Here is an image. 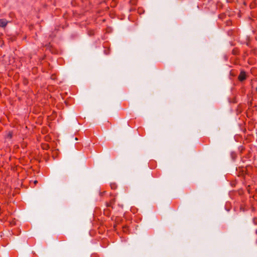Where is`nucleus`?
I'll return each instance as SVG.
<instances>
[{"mask_svg":"<svg viewBox=\"0 0 257 257\" xmlns=\"http://www.w3.org/2000/svg\"><path fill=\"white\" fill-rule=\"evenodd\" d=\"M252 221L254 224H257V218H253Z\"/></svg>","mask_w":257,"mask_h":257,"instance_id":"nucleus-5","label":"nucleus"},{"mask_svg":"<svg viewBox=\"0 0 257 257\" xmlns=\"http://www.w3.org/2000/svg\"><path fill=\"white\" fill-rule=\"evenodd\" d=\"M256 233L257 234V229L256 230Z\"/></svg>","mask_w":257,"mask_h":257,"instance_id":"nucleus-9","label":"nucleus"},{"mask_svg":"<svg viewBox=\"0 0 257 257\" xmlns=\"http://www.w3.org/2000/svg\"><path fill=\"white\" fill-rule=\"evenodd\" d=\"M240 210L241 211H245V209H244V208L242 206H240Z\"/></svg>","mask_w":257,"mask_h":257,"instance_id":"nucleus-7","label":"nucleus"},{"mask_svg":"<svg viewBox=\"0 0 257 257\" xmlns=\"http://www.w3.org/2000/svg\"><path fill=\"white\" fill-rule=\"evenodd\" d=\"M37 182H38L37 181L35 180L34 183L35 184H36L37 183Z\"/></svg>","mask_w":257,"mask_h":257,"instance_id":"nucleus-8","label":"nucleus"},{"mask_svg":"<svg viewBox=\"0 0 257 257\" xmlns=\"http://www.w3.org/2000/svg\"><path fill=\"white\" fill-rule=\"evenodd\" d=\"M8 23V21L6 20L2 19L1 20V27H5Z\"/></svg>","mask_w":257,"mask_h":257,"instance_id":"nucleus-2","label":"nucleus"},{"mask_svg":"<svg viewBox=\"0 0 257 257\" xmlns=\"http://www.w3.org/2000/svg\"><path fill=\"white\" fill-rule=\"evenodd\" d=\"M111 188L113 189H115L116 187L115 184H111L110 185Z\"/></svg>","mask_w":257,"mask_h":257,"instance_id":"nucleus-6","label":"nucleus"},{"mask_svg":"<svg viewBox=\"0 0 257 257\" xmlns=\"http://www.w3.org/2000/svg\"><path fill=\"white\" fill-rule=\"evenodd\" d=\"M12 136H13L12 133L11 132H9L7 136V138L11 139L12 138Z\"/></svg>","mask_w":257,"mask_h":257,"instance_id":"nucleus-3","label":"nucleus"},{"mask_svg":"<svg viewBox=\"0 0 257 257\" xmlns=\"http://www.w3.org/2000/svg\"><path fill=\"white\" fill-rule=\"evenodd\" d=\"M238 79L240 81H242L246 79V74L243 71H241L238 77Z\"/></svg>","mask_w":257,"mask_h":257,"instance_id":"nucleus-1","label":"nucleus"},{"mask_svg":"<svg viewBox=\"0 0 257 257\" xmlns=\"http://www.w3.org/2000/svg\"><path fill=\"white\" fill-rule=\"evenodd\" d=\"M256 243H257V239H256Z\"/></svg>","mask_w":257,"mask_h":257,"instance_id":"nucleus-11","label":"nucleus"},{"mask_svg":"<svg viewBox=\"0 0 257 257\" xmlns=\"http://www.w3.org/2000/svg\"><path fill=\"white\" fill-rule=\"evenodd\" d=\"M114 201V199H112L109 203H107V206L108 207H112V205Z\"/></svg>","mask_w":257,"mask_h":257,"instance_id":"nucleus-4","label":"nucleus"},{"mask_svg":"<svg viewBox=\"0 0 257 257\" xmlns=\"http://www.w3.org/2000/svg\"><path fill=\"white\" fill-rule=\"evenodd\" d=\"M256 91H257V87H256Z\"/></svg>","mask_w":257,"mask_h":257,"instance_id":"nucleus-10","label":"nucleus"}]
</instances>
